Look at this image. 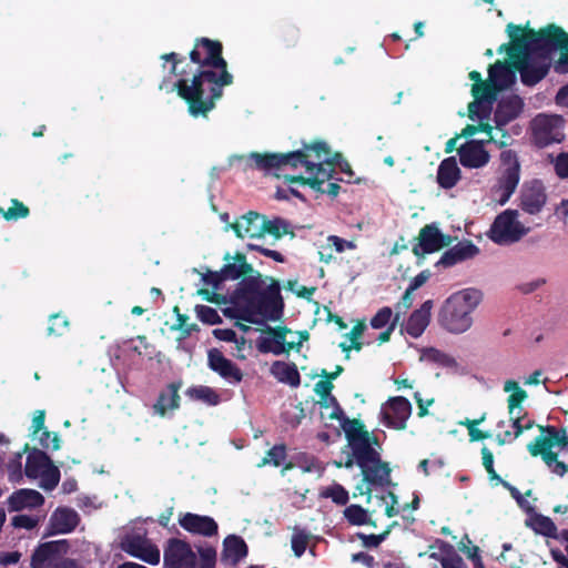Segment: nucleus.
<instances>
[{
    "label": "nucleus",
    "instance_id": "31",
    "mask_svg": "<svg viewBox=\"0 0 568 568\" xmlns=\"http://www.w3.org/2000/svg\"><path fill=\"white\" fill-rule=\"evenodd\" d=\"M179 388L180 384L170 383L165 389L160 392L152 407L154 414L165 417L169 412H174L180 407L181 397L179 395Z\"/></svg>",
    "mask_w": 568,
    "mask_h": 568
},
{
    "label": "nucleus",
    "instance_id": "59",
    "mask_svg": "<svg viewBox=\"0 0 568 568\" xmlns=\"http://www.w3.org/2000/svg\"><path fill=\"white\" fill-rule=\"evenodd\" d=\"M516 81V71L499 62V93L504 89L514 84Z\"/></svg>",
    "mask_w": 568,
    "mask_h": 568
},
{
    "label": "nucleus",
    "instance_id": "64",
    "mask_svg": "<svg viewBox=\"0 0 568 568\" xmlns=\"http://www.w3.org/2000/svg\"><path fill=\"white\" fill-rule=\"evenodd\" d=\"M458 548L471 560H475V558L478 557L479 548L473 545L471 540L467 535H465L464 538L460 540Z\"/></svg>",
    "mask_w": 568,
    "mask_h": 568
},
{
    "label": "nucleus",
    "instance_id": "22",
    "mask_svg": "<svg viewBox=\"0 0 568 568\" xmlns=\"http://www.w3.org/2000/svg\"><path fill=\"white\" fill-rule=\"evenodd\" d=\"M384 423L387 427L403 430L407 426V419L412 414L409 400L403 396L393 397L388 402V409L384 413Z\"/></svg>",
    "mask_w": 568,
    "mask_h": 568
},
{
    "label": "nucleus",
    "instance_id": "20",
    "mask_svg": "<svg viewBox=\"0 0 568 568\" xmlns=\"http://www.w3.org/2000/svg\"><path fill=\"white\" fill-rule=\"evenodd\" d=\"M223 260L225 264L221 268V274L224 276L225 281H244L256 276V274H261L258 271L254 270L252 264L247 263L246 256L243 253L237 252L232 256L226 252Z\"/></svg>",
    "mask_w": 568,
    "mask_h": 568
},
{
    "label": "nucleus",
    "instance_id": "42",
    "mask_svg": "<svg viewBox=\"0 0 568 568\" xmlns=\"http://www.w3.org/2000/svg\"><path fill=\"white\" fill-rule=\"evenodd\" d=\"M266 233L274 236L276 240L281 239L285 234L294 236V232L291 230L290 223L281 217H276L274 220H268L266 216L264 217L262 236Z\"/></svg>",
    "mask_w": 568,
    "mask_h": 568
},
{
    "label": "nucleus",
    "instance_id": "63",
    "mask_svg": "<svg viewBox=\"0 0 568 568\" xmlns=\"http://www.w3.org/2000/svg\"><path fill=\"white\" fill-rule=\"evenodd\" d=\"M202 281L205 285L211 286L214 291H219L221 288V285L223 282H225L224 276L221 274L220 271H207L203 274Z\"/></svg>",
    "mask_w": 568,
    "mask_h": 568
},
{
    "label": "nucleus",
    "instance_id": "54",
    "mask_svg": "<svg viewBox=\"0 0 568 568\" xmlns=\"http://www.w3.org/2000/svg\"><path fill=\"white\" fill-rule=\"evenodd\" d=\"M196 314L199 320L207 325H216L222 323V318L219 315L217 311L207 305H197Z\"/></svg>",
    "mask_w": 568,
    "mask_h": 568
},
{
    "label": "nucleus",
    "instance_id": "24",
    "mask_svg": "<svg viewBox=\"0 0 568 568\" xmlns=\"http://www.w3.org/2000/svg\"><path fill=\"white\" fill-rule=\"evenodd\" d=\"M485 141L470 140L458 149L459 161L464 168L478 169L489 161V153L485 150Z\"/></svg>",
    "mask_w": 568,
    "mask_h": 568
},
{
    "label": "nucleus",
    "instance_id": "23",
    "mask_svg": "<svg viewBox=\"0 0 568 568\" xmlns=\"http://www.w3.org/2000/svg\"><path fill=\"white\" fill-rule=\"evenodd\" d=\"M265 336L256 339V348L262 354L272 353L274 355L284 354V338L291 333L287 326H268L263 329Z\"/></svg>",
    "mask_w": 568,
    "mask_h": 568
},
{
    "label": "nucleus",
    "instance_id": "10",
    "mask_svg": "<svg viewBox=\"0 0 568 568\" xmlns=\"http://www.w3.org/2000/svg\"><path fill=\"white\" fill-rule=\"evenodd\" d=\"M564 123L560 115L538 114L530 123L534 143L539 148L560 143L565 139Z\"/></svg>",
    "mask_w": 568,
    "mask_h": 568
},
{
    "label": "nucleus",
    "instance_id": "57",
    "mask_svg": "<svg viewBox=\"0 0 568 568\" xmlns=\"http://www.w3.org/2000/svg\"><path fill=\"white\" fill-rule=\"evenodd\" d=\"M200 565L197 568H215L216 549L214 547H199Z\"/></svg>",
    "mask_w": 568,
    "mask_h": 568
},
{
    "label": "nucleus",
    "instance_id": "47",
    "mask_svg": "<svg viewBox=\"0 0 568 568\" xmlns=\"http://www.w3.org/2000/svg\"><path fill=\"white\" fill-rule=\"evenodd\" d=\"M286 456V446L284 444L274 445L267 450L265 457L257 464V466L263 467L266 465H273L274 467H278L285 460Z\"/></svg>",
    "mask_w": 568,
    "mask_h": 568
},
{
    "label": "nucleus",
    "instance_id": "27",
    "mask_svg": "<svg viewBox=\"0 0 568 568\" xmlns=\"http://www.w3.org/2000/svg\"><path fill=\"white\" fill-rule=\"evenodd\" d=\"M479 253V248L471 242H459L444 252L435 266L452 267L458 263L470 260Z\"/></svg>",
    "mask_w": 568,
    "mask_h": 568
},
{
    "label": "nucleus",
    "instance_id": "3",
    "mask_svg": "<svg viewBox=\"0 0 568 568\" xmlns=\"http://www.w3.org/2000/svg\"><path fill=\"white\" fill-rule=\"evenodd\" d=\"M262 274L240 281L230 296L232 308H226V316L237 318L251 324H257L261 316L268 321H278L284 314V301L281 294L280 282L271 278V283L262 288Z\"/></svg>",
    "mask_w": 568,
    "mask_h": 568
},
{
    "label": "nucleus",
    "instance_id": "16",
    "mask_svg": "<svg viewBox=\"0 0 568 568\" xmlns=\"http://www.w3.org/2000/svg\"><path fill=\"white\" fill-rule=\"evenodd\" d=\"M341 426L351 447L352 456H357V449L362 446H366L369 449H375L374 446H379L378 437L371 434L359 419L346 417L341 423Z\"/></svg>",
    "mask_w": 568,
    "mask_h": 568
},
{
    "label": "nucleus",
    "instance_id": "12",
    "mask_svg": "<svg viewBox=\"0 0 568 568\" xmlns=\"http://www.w3.org/2000/svg\"><path fill=\"white\" fill-rule=\"evenodd\" d=\"M416 240L412 251L417 257V265L423 264L427 254L435 253L450 244V236L443 234L434 223L423 226Z\"/></svg>",
    "mask_w": 568,
    "mask_h": 568
},
{
    "label": "nucleus",
    "instance_id": "13",
    "mask_svg": "<svg viewBox=\"0 0 568 568\" xmlns=\"http://www.w3.org/2000/svg\"><path fill=\"white\" fill-rule=\"evenodd\" d=\"M196 554L191 545L180 538H170L163 554L164 568H195Z\"/></svg>",
    "mask_w": 568,
    "mask_h": 568
},
{
    "label": "nucleus",
    "instance_id": "30",
    "mask_svg": "<svg viewBox=\"0 0 568 568\" xmlns=\"http://www.w3.org/2000/svg\"><path fill=\"white\" fill-rule=\"evenodd\" d=\"M433 301H425L419 308L415 310L405 324V332L413 338L423 335L430 322Z\"/></svg>",
    "mask_w": 568,
    "mask_h": 568
},
{
    "label": "nucleus",
    "instance_id": "36",
    "mask_svg": "<svg viewBox=\"0 0 568 568\" xmlns=\"http://www.w3.org/2000/svg\"><path fill=\"white\" fill-rule=\"evenodd\" d=\"M271 374L281 383L292 387L301 384V375L295 363L275 361L270 368Z\"/></svg>",
    "mask_w": 568,
    "mask_h": 568
},
{
    "label": "nucleus",
    "instance_id": "4",
    "mask_svg": "<svg viewBox=\"0 0 568 568\" xmlns=\"http://www.w3.org/2000/svg\"><path fill=\"white\" fill-rule=\"evenodd\" d=\"M481 300L483 293L477 288H465L454 293L440 308L439 324L450 333L466 332L473 324L471 313Z\"/></svg>",
    "mask_w": 568,
    "mask_h": 568
},
{
    "label": "nucleus",
    "instance_id": "1",
    "mask_svg": "<svg viewBox=\"0 0 568 568\" xmlns=\"http://www.w3.org/2000/svg\"><path fill=\"white\" fill-rule=\"evenodd\" d=\"M161 59L171 62L170 73L180 79L174 83L178 95L187 104L193 118H207L223 95V88L233 83L223 57V44L219 40L201 37L194 41L190 60L196 68L185 67L178 70L185 58L176 52L164 53Z\"/></svg>",
    "mask_w": 568,
    "mask_h": 568
},
{
    "label": "nucleus",
    "instance_id": "46",
    "mask_svg": "<svg viewBox=\"0 0 568 568\" xmlns=\"http://www.w3.org/2000/svg\"><path fill=\"white\" fill-rule=\"evenodd\" d=\"M301 40V30L293 23L284 24L280 30V41L286 49L295 48Z\"/></svg>",
    "mask_w": 568,
    "mask_h": 568
},
{
    "label": "nucleus",
    "instance_id": "41",
    "mask_svg": "<svg viewBox=\"0 0 568 568\" xmlns=\"http://www.w3.org/2000/svg\"><path fill=\"white\" fill-rule=\"evenodd\" d=\"M490 119V115H488L487 118H483V114L478 112V115L474 116L473 119H470L471 121H475V120H478V124H467L460 133H458V136L460 138H470L473 135H475L476 133L478 132H485L488 134L489 139L487 140L488 142L489 141H494V138H493V129L494 126L488 122Z\"/></svg>",
    "mask_w": 568,
    "mask_h": 568
},
{
    "label": "nucleus",
    "instance_id": "9",
    "mask_svg": "<svg viewBox=\"0 0 568 568\" xmlns=\"http://www.w3.org/2000/svg\"><path fill=\"white\" fill-rule=\"evenodd\" d=\"M520 181V163L515 151L499 153V205H504L515 193Z\"/></svg>",
    "mask_w": 568,
    "mask_h": 568
},
{
    "label": "nucleus",
    "instance_id": "29",
    "mask_svg": "<svg viewBox=\"0 0 568 568\" xmlns=\"http://www.w3.org/2000/svg\"><path fill=\"white\" fill-rule=\"evenodd\" d=\"M9 511H21L26 508L34 509L44 504V497L34 489H19L13 491L8 498Z\"/></svg>",
    "mask_w": 568,
    "mask_h": 568
},
{
    "label": "nucleus",
    "instance_id": "37",
    "mask_svg": "<svg viewBox=\"0 0 568 568\" xmlns=\"http://www.w3.org/2000/svg\"><path fill=\"white\" fill-rule=\"evenodd\" d=\"M50 464L52 460L43 450L32 448L27 456L24 474L30 479H37Z\"/></svg>",
    "mask_w": 568,
    "mask_h": 568
},
{
    "label": "nucleus",
    "instance_id": "26",
    "mask_svg": "<svg viewBox=\"0 0 568 568\" xmlns=\"http://www.w3.org/2000/svg\"><path fill=\"white\" fill-rule=\"evenodd\" d=\"M265 215L250 211L239 217L230 227L239 239H260Z\"/></svg>",
    "mask_w": 568,
    "mask_h": 568
},
{
    "label": "nucleus",
    "instance_id": "15",
    "mask_svg": "<svg viewBox=\"0 0 568 568\" xmlns=\"http://www.w3.org/2000/svg\"><path fill=\"white\" fill-rule=\"evenodd\" d=\"M547 192L542 181L532 179L524 182L519 193V205L530 215L539 214L547 203Z\"/></svg>",
    "mask_w": 568,
    "mask_h": 568
},
{
    "label": "nucleus",
    "instance_id": "55",
    "mask_svg": "<svg viewBox=\"0 0 568 568\" xmlns=\"http://www.w3.org/2000/svg\"><path fill=\"white\" fill-rule=\"evenodd\" d=\"M393 311L389 306H384L377 311V313L371 320V326L375 329H379L392 323Z\"/></svg>",
    "mask_w": 568,
    "mask_h": 568
},
{
    "label": "nucleus",
    "instance_id": "33",
    "mask_svg": "<svg viewBox=\"0 0 568 568\" xmlns=\"http://www.w3.org/2000/svg\"><path fill=\"white\" fill-rule=\"evenodd\" d=\"M523 100L510 92L499 93V132L500 126L516 119L523 110Z\"/></svg>",
    "mask_w": 568,
    "mask_h": 568
},
{
    "label": "nucleus",
    "instance_id": "38",
    "mask_svg": "<svg viewBox=\"0 0 568 568\" xmlns=\"http://www.w3.org/2000/svg\"><path fill=\"white\" fill-rule=\"evenodd\" d=\"M313 176L305 178L303 175H283L284 180L288 183H300L302 185H307L316 192L325 193L323 189V184L326 180L332 178L331 172L325 170L324 173L317 174V171L312 173Z\"/></svg>",
    "mask_w": 568,
    "mask_h": 568
},
{
    "label": "nucleus",
    "instance_id": "6",
    "mask_svg": "<svg viewBox=\"0 0 568 568\" xmlns=\"http://www.w3.org/2000/svg\"><path fill=\"white\" fill-rule=\"evenodd\" d=\"M468 77L474 82L470 91L474 100L468 104V118L473 119L478 112L483 118L491 115L493 105L497 101V61L489 64L487 80H483L476 70L470 71Z\"/></svg>",
    "mask_w": 568,
    "mask_h": 568
},
{
    "label": "nucleus",
    "instance_id": "11",
    "mask_svg": "<svg viewBox=\"0 0 568 568\" xmlns=\"http://www.w3.org/2000/svg\"><path fill=\"white\" fill-rule=\"evenodd\" d=\"M298 159L297 153H260L251 152L247 155L246 166L252 170L262 171L265 173H273L280 178V171L291 169L292 163Z\"/></svg>",
    "mask_w": 568,
    "mask_h": 568
},
{
    "label": "nucleus",
    "instance_id": "39",
    "mask_svg": "<svg viewBox=\"0 0 568 568\" xmlns=\"http://www.w3.org/2000/svg\"><path fill=\"white\" fill-rule=\"evenodd\" d=\"M443 555L438 557L432 554L430 557L439 560L443 568H467L463 558L454 550V547L447 542H442Z\"/></svg>",
    "mask_w": 568,
    "mask_h": 568
},
{
    "label": "nucleus",
    "instance_id": "35",
    "mask_svg": "<svg viewBox=\"0 0 568 568\" xmlns=\"http://www.w3.org/2000/svg\"><path fill=\"white\" fill-rule=\"evenodd\" d=\"M460 169L454 156L444 159L437 170V183L442 189H453L460 180Z\"/></svg>",
    "mask_w": 568,
    "mask_h": 568
},
{
    "label": "nucleus",
    "instance_id": "7",
    "mask_svg": "<svg viewBox=\"0 0 568 568\" xmlns=\"http://www.w3.org/2000/svg\"><path fill=\"white\" fill-rule=\"evenodd\" d=\"M353 458L362 470L363 481L382 487L390 484L389 464L381 459L376 449L362 446L357 449V456H353Z\"/></svg>",
    "mask_w": 568,
    "mask_h": 568
},
{
    "label": "nucleus",
    "instance_id": "19",
    "mask_svg": "<svg viewBox=\"0 0 568 568\" xmlns=\"http://www.w3.org/2000/svg\"><path fill=\"white\" fill-rule=\"evenodd\" d=\"M207 366L211 371L219 374L223 379L231 384H239L243 379L241 368L226 358L217 348H211L207 352Z\"/></svg>",
    "mask_w": 568,
    "mask_h": 568
},
{
    "label": "nucleus",
    "instance_id": "40",
    "mask_svg": "<svg viewBox=\"0 0 568 568\" xmlns=\"http://www.w3.org/2000/svg\"><path fill=\"white\" fill-rule=\"evenodd\" d=\"M186 396L193 400L203 402L210 406H215L220 403V395L212 388L205 385L192 386L186 389Z\"/></svg>",
    "mask_w": 568,
    "mask_h": 568
},
{
    "label": "nucleus",
    "instance_id": "2",
    "mask_svg": "<svg viewBox=\"0 0 568 568\" xmlns=\"http://www.w3.org/2000/svg\"><path fill=\"white\" fill-rule=\"evenodd\" d=\"M510 39L507 54L510 65L520 73L523 83L534 85L542 80L551 63V53L562 49L554 69L557 73H568V33L555 24L535 31L509 23Z\"/></svg>",
    "mask_w": 568,
    "mask_h": 568
},
{
    "label": "nucleus",
    "instance_id": "25",
    "mask_svg": "<svg viewBox=\"0 0 568 568\" xmlns=\"http://www.w3.org/2000/svg\"><path fill=\"white\" fill-rule=\"evenodd\" d=\"M179 524L186 531L204 537L216 536L219 531V526L212 517L193 513L182 515Z\"/></svg>",
    "mask_w": 568,
    "mask_h": 568
},
{
    "label": "nucleus",
    "instance_id": "32",
    "mask_svg": "<svg viewBox=\"0 0 568 568\" xmlns=\"http://www.w3.org/2000/svg\"><path fill=\"white\" fill-rule=\"evenodd\" d=\"M247 552L248 548L244 539L236 535H230L223 541L221 560L235 566L247 556Z\"/></svg>",
    "mask_w": 568,
    "mask_h": 568
},
{
    "label": "nucleus",
    "instance_id": "58",
    "mask_svg": "<svg viewBox=\"0 0 568 568\" xmlns=\"http://www.w3.org/2000/svg\"><path fill=\"white\" fill-rule=\"evenodd\" d=\"M555 173L561 180H568V152H561L551 159Z\"/></svg>",
    "mask_w": 568,
    "mask_h": 568
},
{
    "label": "nucleus",
    "instance_id": "53",
    "mask_svg": "<svg viewBox=\"0 0 568 568\" xmlns=\"http://www.w3.org/2000/svg\"><path fill=\"white\" fill-rule=\"evenodd\" d=\"M69 327V321L61 313L52 314L49 317L48 335L61 336Z\"/></svg>",
    "mask_w": 568,
    "mask_h": 568
},
{
    "label": "nucleus",
    "instance_id": "50",
    "mask_svg": "<svg viewBox=\"0 0 568 568\" xmlns=\"http://www.w3.org/2000/svg\"><path fill=\"white\" fill-rule=\"evenodd\" d=\"M484 419L485 415L476 419L466 418L465 420H460L458 424L467 427L470 442H478L491 436L490 433L480 430L478 428V425L481 424Z\"/></svg>",
    "mask_w": 568,
    "mask_h": 568
},
{
    "label": "nucleus",
    "instance_id": "14",
    "mask_svg": "<svg viewBox=\"0 0 568 568\" xmlns=\"http://www.w3.org/2000/svg\"><path fill=\"white\" fill-rule=\"evenodd\" d=\"M69 549L70 545L65 539L42 542L33 550L30 567L51 568L60 560L64 559L63 556Z\"/></svg>",
    "mask_w": 568,
    "mask_h": 568
},
{
    "label": "nucleus",
    "instance_id": "34",
    "mask_svg": "<svg viewBox=\"0 0 568 568\" xmlns=\"http://www.w3.org/2000/svg\"><path fill=\"white\" fill-rule=\"evenodd\" d=\"M334 388V385L332 382L324 379L318 381L315 384V393L321 397L320 405L324 408L327 407L326 402H332V405L334 406V409L328 414L329 419H336L341 423L346 418L344 410L339 406L337 399L335 396L332 395V389Z\"/></svg>",
    "mask_w": 568,
    "mask_h": 568
},
{
    "label": "nucleus",
    "instance_id": "5",
    "mask_svg": "<svg viewBox=\"0 0 568 568\" xmlns=\"http://www.w3.org/2000/svg\"><path fill=\"white\" fill-rule=\"evenodd\" d=\"M540 434L527 445L531 456H541L549 469L559 476L567 473V466L557 460V454L552 452L556 447H567L568 436L565 429H557L554 426H539Z\"/></svg>",
    "mask_w": 568,
    "mask_h": 568
},
{
    "label": "nucleus",
    "instance_id": "62",
    "mask_svg": "<svg viewBox=\"0 0 568 568\" xmlns=\"http://www.w3.org/2000/svg\"><path fill=\"white\" fill-rule=\"evenodd\" d=\"M39 443L43 448H52V450H58L60 448V438L58 434H51L47 428L40 432Z\"/></svg>",
    "mask_w": 568,
    "mask_h": 568
},
{
    "label": "nucleus",
    "instance_id": "8",
    "mask_svg": "<svg viewBox=\"0 0 568 568\" xmlns=\"http://www.w3.org/2000/svg\"><path fill=\"white\" fill-rule=\"evenodd\" d=\"M297 153L296 163L291 164V170L304 169L307 173H324V164H331L332 152L325 141L316 140L311 143H303L302 149L292 151Z\"/></svg>",
    "mask_w": 568,
    "mask_h": 568
},
{
    "label": "nucleus",
    "instance_id": "44",
    "mask_svg": "<svg viewBox=\"0 0 568 568\" xmlns=\"http://www.w3.org/2000/svg\"><path fill=\"white\" fill-rule=\"evenodd\" d=\"M344 516L351 525L362 526L369 524L375 526V523L371 520L367 510L359 505L354 504L347 506L344 510Z\"/></svg>",
    "mask_w": 568,
    "mask_h": 568
},
{
    "label": "nucleus",
    "instance_id": "21",
    "mask_svg": "<svg viewBox=\"0 0 568 568\" xmlns=\"http://www.w3.org/2000/svg\"><path fill=\"white\" fill-rule=\"evenodd\" d=\"M79 514L68 507H58L50 516L44 536L72 532L79 525Z\"/></svg>",
    "mask_w": 568,
    "mask_h": 568
},
{
    "label": "nucleus",
    "instance_id": "17",
    "mask_svg": "<svg viewBox=\"0 0 568 568\" xmlns=\"http://www.w3.org/2000/svg\"><path fill=\"white\" fill-rule=\"evenodd\" d=\"M122 549L130 556L146 564L158 565L160 562V549L143 535H131L123 539Z\"/></svg>",
    "mask_w": 568,
    "mask_h": 568
},
{
    "label": "nucleus",
    "instance_id": "43",
    "mask_svg": "<svg viewBox=\"0 0 568 568\" xmlns=\"http://www.w3.org/2000/svg\"><path fill=\"white\" fill-rule=\"evenodd\" d=\"M528 525L537 534L546 537H556L557 527L549 517L535 515L529 519Z\"/></svg>",
    "mask_w": 568,
    "mask_h": 568
},
{
    "label": "nucleus",
    "instance_id": "60",
    "mask_svg": "<svg viewBox=\"0 0 568 568\" xmlns=\"http://www.w3.org/2000/svg\"><path fill=\"white\" fill-rule=\"evenodd\" d=\"M389 535V529L384 530L382 534L378 535H365V534H357L358 538L362 540V544L366 548H377Z\"/></svg>",
    "mask_w": 568,
    "mask_h": 568
},
{
    "label": "nucleus",
    "instance_id": "56",
    "mask_svg": "<svg viewBox=\"0 0 568 568\" xmlns=\"http://www.w3.org/2000/svg\"><path fill=\"white\" fill-rule=\"evenodd\" d=\"M308 540L310 535L303 530H298L293 534L291 539V546L296 557H301L305 552L308 545Z\"/></svg>",
    "mask_w": 568,
    "mask_h": 568
},
{
    "label": "nucleus",
    "instance_id": "45",
    "mask_svg": "<svg viewBox=\"0 0 568 568\" xmlns=\"http://www.w3.org/2000/svg\"><path fill=\"white\" fill-rule=\"evenodd\" d=\"M511 424L503 432V436H499V444L511 443L515 440L525 429H530L534 423L530 419L526 420H510Z\"/></svg>",
    "mask_w": 568,
    "mask_h": 568
},
{
    "label": "nucleus",
    "instance_id": "52",
    "mask_svg": "<svg viewBox=\"0 0 568 568\" xmlns=\"http://www.w3.org/2000/svg\"><path fill=\"white\" fill-rule=\"evenodd\" d=\"M322 497L331 498L335 504L337 505H346L348 501V491L339 484H335L333 486H329L325 488L321 493Z\"/></svg>",
    "mask_w": 568,
    "mask_h": 568
},
{
    "label": "nucleus",
    "instance_id": "61",
    "mask_svg": "<svg viewBox=\"0 0 568 568\" xmlns=\"http://www.w3.org/2000/svg\"><path fill=\"white\" fill-rule=\"evenodd\" d=\"M39 524V517L29 516V515H17L12 517L11 525L14 528H23L27 530H31L36 528Z\"/></svg>",
    "mask_w": 568,
    "mask_h": 568
},
{
    "label": "nucleus",
    "instance_id": "48",
    "mask_svg": "<svg viewBox=\"0 0 568 568\" xmlns=\"http://www.w3.org/2000/svg\"><path fill=\"white\" fill-rule=\"evenodd\" d=\"M0 214L7 221H17L29 216L30 210L24 203H22L18 199H12L11 206L8 210H3L2 207H0Z\"/></svg>",
    "mask_w": 568,
    "mask_h": 568
},
{
    "label": "nucleus",
    "instance_id": "49",
    "mask_svg": "<svg viewBox=\"0 0 568 568\" xmlns=\"http://www.w3.org/2000/svg\"><path fill=\"white\" fill-rule=\"evenodd\" d=\"M29 449V444H26L23 450L21 453H17L7 464L9 481L19 483L22 479V454Z\"/></svg>",
    "mask_w": 568,
    "mask_h": 568
},
{
    "label": "nucleus",
    "instance_id": "51",
    "mask_svg": "<svg viewBox=\"0 0 568 568\" xmlns=\"http://www.w3.org/2000/svg\"><path fill=\"white\" fill-rule=\"evenodd\" d=\"M39 477L40 487L44 490H52L60 481V470L52 463L40 474Z\"/></svg>",
    "mask_w": 568,
    "mask_h": 568
},
{
    "label": "nucleus",
    "instance_id": "18",
    "mask_svg": "<svg viewBox=\"0 0 568 568\" xmlns=\"http://www.w3.org/2000/svg\"><path fill=\"white\" fill-rule=\"evenodd\" d=\"M519 216L517 210L499 213V245L517 243L529 233L530 227L523 224Z\"/></svg>",
    "mask_w": 568,
    "mask_h": 568
},
{
    "label": "nucleus",
    "instance_id": "28",
    "mask_svg": "<svg viewBox=\"0 0 568 568\" xmlns=\"http://www.w3.org/2000/svg\"><path fill=\"white\" fill-rule=\"evenodd\" d=\"M504 390L509 394L507 398L508 414L510 420H526V413L524 412L523 403L527 398V393L517 382L507 381L504 385Z\"/></svg>",
    "mask_w": 568,
    "mask_h": 568
}]
</instances>
